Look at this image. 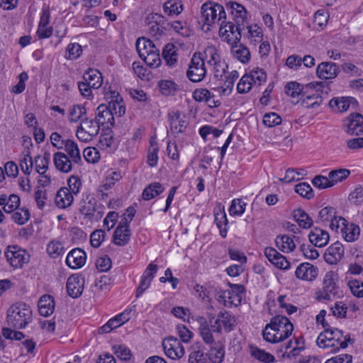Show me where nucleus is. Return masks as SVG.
<instances>
[{"label": "nucleus", "instance_id": "nucleus-2", "mask_svg": "<svg viewBox=\"0 0 363 363\" xmlns=\"http://www.w3.org/2000/svg\"><path fill=\"white\" fill-rule=\"evenodd\" d=\"M105 207L90 194L83 195L79 203V212L84 219L90 222L99 220L104 214Z\"/></svg>", "mask_w": 363, "mask_h": 363}, {"label": "nucleus", "instance_id": "nucleus-25", "mask_svg": "<svg viewBox=\"0 0 363 363\" xmlns=\"http://www.w3.org/2000/svg\"><path fill=\"white\" fill-rule=\"evenodd\" d=\"M84 289V280L79 277L72 275L67 281V291L72 298L79 297Z\"/></svg>", "mask_w": 363, "mask_h": 363}, {"label": "nucleus", "instance_id": "nucleus-6", "mask_svg": "<svg viewBox=\"0 0 363 363\" xmlns=\"http://www.w3.org/2000/svg\"><path fill=\"white\" fill-rule=\"evenodd\" d=\"M148 25L149 34L157 40L162 35H167L170 30V23H168L164 17L159 13H150L146 18Z\"/></svg>", "mask_w": 363, "mask_h": 363}, {"label": "nucleus", "instance_id": "nucleus-8", "mask_svg": "<svg viewBox=\"0 0 363 363\" xmlns=\"http://www.w3.org/2000/svg\"><path fill=\"white\" fill-rule=\"evenodd\" d=\"M206 74L204 59L201 52H195L186 72L187 77L193 82H201Z\"/></svg>", "mask_w": 363, "mask_h": 363}, {"label": "nucleus", "instance_id": "nucleus-18", "mask_svg": "<svg viewBox=\"0 0 363 363\" xmlns=\"http://www.w3.org/2000/svg\"><path fill=\"white\" fill-rule=\"evenodd\" d=\"M50 161V153L48 151H45L42 156L38 155L35 157V171L45 178V180H40V182H43V186L48 185L50 183V177L45 175L48 169Z\"/></svg>", "mask_w": 363, "mask_h": 363}, {"label": "nucleus", "instance_id": "nucleus-7", "mask_svg": "<svg viewBox=\"0 0 363 363\" xmlns=\"http://www.w3.org/2000/svg\"><path fill=\"white\" fill-rule=\"evenodd\" d=\"M100 125L95 118H84L77 127L76 135L77 138L85 143L90 142L99 132Z\"/></svg>", "mask_w": 363, "mask_h": 363}, {"label": "nucleus", "instance_id": "nucleus-17", "mask_svg": "<svg viewBox=\"0 0 363 363\" xmlns=\"http://www.w3.org/2000/svg\"><path fill=\"white\" fill-rule=\"evenodd\" d=\"M345 130L350 135L363 133V116L359 113L350 115L344 123Z\"/></svg>", "mask_w": 363, "mask_h": 363}, {"label": "nucleus", "instance_id": "nucleus-32", "mask_svg": "<svg viewBox=\"0 0 363 363\" xmlns=\"http://www.w3.org/2000/svg\"><path fill=\"white\" fill-rule=\"evenodd\" d=\"M63 148L74 164H79L82 162L80 151L76 142L69 139L65 140Z\"/></svg>", "mask_w": 363, "mask_h": 363}, {"label": "nucleus", "instance_id": "nucleus-37", "mask_svg": "<svg viewBox=\"0 0 363 363\" xmlns=\"http://www.w3.org/2000/svg\"><path fill=\"white\" fill-rule=\"evenodd\" d=\"M333 340H335V343L337 344V346L333 347L334 352L340 348H346L348 344L352 342L350 335L347 334L344 336L343 332L336 328H333Z\"/></svg>", "mask_w": 363, "mask_h": 363}, {"label": "nucleus", "instance_id": "nucleus-16", "mask_svg": "<svg viewBox=\"0 0 363 363\" xmlns=\"http://www.w3.org/2000/svg\"><path fill=\"white\" fill-rule=\"evenodd\" d=\"M340 72L338 66L332 62H323L316 68V74L321 79L335 78Z\"/></svg>", "mask_w": 363, "mask_h": 363}, {"label": "nucleus", "instance_id": "nucleus-64", "mask_svg": "<svg viewBox=\"0 0 363 363\" xmlns=\"http://www.w3.org/2000/svg\"><path fill=\"white\" fill-rule=\"evenodd\" d=\"M352 294L358 297H363V282L357 279L350 280L347 284Z\"/></svg>", "mask_w": 363, "mask_h": 363}, {"label": "nucleus", "instance_id": "nucleus-54", "mask_svg": "<svg viewBox=\"0 0 363 363\" xmlns=\"http://www.w3.org/2000/svg\"><path fill=\"white\" fill-rule=\"evenodd\" d=\"M239 77L238 72L236 70L232 71L226 77L225 80L223 83V85L221 86L222 92L223 94H229L233 88L235 82Z\"/></svg>", "mask_w": 363, "mask_h": 363}, {"label": "nucleus", "instance_id": "nucleus-4", "mask_svg": "<svg viewBox=\"0 0 363 363\" xmlns=\"http://www.w3.org/2000/svg\"><path fill=\"white\" fill-rule=\"evenodd\" d=\"M103 84L102 74L96 69H88L82 76V81L78 82V89L81 94L89 99L92 96V89H97Z\"/></svg>", "mask_w": 363, "mask_h": 363}, {"label": "nucleus", "instance_id": "nucleus-53", "mask_svg": "<svg viewBox=\"0 0 363 363\" xmlns=\"http://www.w3.org/2000/svg\"><path fill=\"white\" fill-rule=\"evenodd\" d=\"M204 61L206 60L207 63L211 66L220 60V55L218 53L216 48L214 46H208L203 52Z\"/></svg>", "mask_w": 363, "mask_h": 363}, {"label": "nucleus", "instance_id": "nucleus-3", "mask_svg": "<svg viewBox=\"0 0 363 363\" xmlns=\"http://www.w3.org/2000/svg\"><path fill=\"white\" fill-rule=\"evenodd\" d=\"M338 274L334 271L327 272L323 277L322 287L315 293L318 301H330L338 294Z\"/></svg>", "mask_w": 363, "mask_h": 363}, {"label": "nucleus", "instance_id": "nucleus-13", "mask_svg": "<svg viewBox=\"0 0 363 363\" xmlns=\"http://www.w3.org/2000/svg\"><path fill=\"white\" fill-rule=\"evenodd\" d=\"M168 120L171 132L174 135L182 133L188 126L186 116L179 111H172L168 113Z\"/></svg>", "mask_w": 363, "mask_h": 363}, {"label": "nucleus", "instance_id": "nucleus-38", "mask_svg": "<svg viewBox=\"0 0 363 363\" xmlns=\"http://www.w3.org/2000/svg\"><path fill=\"white\" fill-rule=\"evenodd\" d=\"M164 188L160 182H153L145 188L142 197L145 201H149L162 194Z\"/></svg>", "mask_w": 363, "mask_h": 363}, {"label": "nucleus", "instance_id": "nucleus-62", "mask_svg": "<svg viewBox=\"0 0 363 363\" xmlns=\"http://www.w3.org/2000/svg\"><path fill=\"white\" fill-rule=\"evenodd\" d=\"M295 191L301 196L310 199L314 196L313 191L310 184L306 182L299 183L295 186Z\"/></svg>", "mask_w": 363, "mask_h": 363}, {"label": "nucleus", "instance_id": "nucleus-49", "mask_svg": "<svg viewBox=\"0 0 363 363\" xmlns=\"http://www.w3.org/2000/svg\"><path fill=\"white\" fill-rule=\"evenodd\" d=\"M322 103V96L319 94L316 93L312 95H308L303 99L301 105L307 108H316L319 107Z\"/></svg>", "mask_w": 363, "mask_h": 363}, {"label": "nucleus", "instance_id": "nucleus-47", "mask_svg": "<svg viewBox=\"0 0 363 363\" xmlns=\"http://www.w3.org/2000/svg\"><path fill=\"white\" fill-rule=\"evenodd\" d=\"M218 320L225 332L229 333L233 330L235 323V317L228 312H220L218 314Z\"/></svg>", "mask_w": 363, "mask_h": 363}, {"label": "nucleus", "instance_id": "nucleus-58", "mask_svg": "<svg viewBox=\"0 0 363 363\" xmlns=\"http://www.w3.org/2000/svg\"><path fill=\"white\" fill-rule=\"evenodd\" d=\"M159 50H155L150 53H146L142 60L150 67H157L161 62Z\"/></svg>", "mask_w": 363, "mask_h": 363}, {"label": "nucleus", "instance_id": "nucleus-15", "mask_svg": "<svg viewBox=\"0 0 363 363\" xmlns=\"http://www.w3.org/2000/svg\"><path fill=\"white\" fill-rule=\"evenodd\" d=\"M94 118L100 126H104L107 128L114 123L113 111L105 104H101L97 107Z\"/></svg>", "mask_w": 363, "mask_h": 363}, {"label": "nucleus", "instance_id": "nucleus-60", "mask_svg": "<svg viewBox=\"0 0 363 363\" xmlns=\"http://www.w3.org/2000/svg\"><path fill=\"white\" fill-rule=\"evenodd\" d=\"M246 203L240 199H233L229 208L230 216H241L245 210Z\"/></svg>", "mask_w": 363, "mask_h": 363}, {"label": "nucleus", "instance_id": "nucleus-36", "mask_svg": "<svg viewBox=\"0 0 363 363\" xmlns=\"http://www.w3.org/2000/svg\"><path fill=\"white\" fill-rule=\"evenodd\" d=\"M218 301L223 302L225 306H237L241 302V296L237 295L233 291L226 289L221 291L218 296Z\"/></svg>", "mask_w": 363, "mask_h": 363}, {"label": "nucleus", "instance_id": "nucleus-59", "mask_svg": "<svg viewBox=\"0 0 363 363\" xmlns=\"http://www.w3.org/2000/svg\"><path fill=\"white\" fill-rule=\"evenodd\" d=\"M82 53V46L79 43H69L66 48L65 58L70 60H76Z\"/></svg>", "mask_w": 363, "mask_h": 363}, {"label": "nucleus", "instance_id": "nucleus-9", "mask_svg": "<svg viewBox=\"0 0 363 363\" xmlns=\"http://www.w3.org/2000/svg\"><path fill=\"white\" fill-rule=\"evenodd\" d=\"M5 257L10 265L15 268H21L30 260L29 254L18 245L8 246L5 251Z\"/></svg>", "mask_w": 363, "mask_h": 363}, {"label": "nucleus", "instance_id": "nucleus-56", "mask_svg": "<svg viewBox=\"0 0 363 363\" xmlns=\"http://www.w3.org/2000/svg\"><path fill=\"white\" fill-rule=\"evenodd\" d=\"M12 220L18 225L25 224L30 218V212L28 208H21L13 211Z\"/></svg>", "mask_w": 363, "mask_h": 363}, {"label": "nucleus", "instance_id": "nucleus-61", "mask_svg": "<svg viewBox=\"0 0 363 363\" xmlns=\"http://www.w3.org/2000/svg\"><path fill=\"white\" fill-rule=\"evenodd\" d=\"M113 351L116 356L121 360L128 361L132 357L130 349L123 345L113 346Z\"/></svg>", "mask_w": 363, "mask_h": 363}, {"label": "nucleus", "instance_id": "nucleus-50", "mask_svg": "<svg viewBox=\"0 0 363 363\" xmlns=\"http://www.w3.org/2000/svg\"><path fill=\"white\" fill-rule=\"evenodd\" d=\"M160 91L163 95L172 96L179 90L178 85L172 80H162L159 83Z\"/></svg>", "mask_w": 363, "mask_h": 363}, {"label": "nucleus", "instance_id": "nucleus-12", "mask_svg": "<svg viewBox=\"0 0 363 363\" xmlns=\"http://www.w3.org/2000/svg\"><path fill=\"white\" fill-rule=\"evenodd\" d=\"M162 347L165 354L172 359L182 358L184 354V348L176 337L170 336L164 339Z\"/></svg>", "mask_w": 363, "mask_h": 363}, {"label": "nucleus", "instance_id": "nucleus-33", "mask_svg": "<svg viewBox=\"0 0 363 363\" xmlns=\"http://www.w3.org/2000/svg\"><path fill=\"white\" fill-rule=\"evenodd\" d=\"M333 328H325V330L322 332L316 340L318 347L322 348L335 347L337 344L333 340Z\"/></svg>", "mask_w": 363, "mask_h": 363}, {"label": "nucleus", "instance_id": "nucleus-40", "mask_svg": "<svg viewBox=\"0 0 363 363\" xmlns=\"http://www.w3.org/2000/svg\"><path fill=\"white\" fill-rule=\"evenodd\" d=\"M285 93L291 98L296 99V103L298 101V99L304 95L303 86L296 82L288 83L285 86Z\"/></svg>", "mask_w": 363, "mask_h": 363}, {"label": "nucleus", "instance_id": "nucleus-22", "mask_svg": "<svg viewBox=\"0 0 363 363\" xmlns=\"http://www.w3.org/2000/svg\"><path fill=\"white\" fill-rule=\"evenodd\" d=\"M343 255V245L339 242H335L327 248L324 258L327 263L334 264L341 260Z\"/></svg>", "mask_w": 363, "mask_h": 363}, {"label": "nucleus", "instance_id": "nucleus-27", "mask_svg": "<svg viewBox=\"0 0 363 363\" xmlns=\"http://www.w3.org/2000/svg\"><path fill=\"white\" fill-rule=\"evenodd\" d=\"M226 6L231 9V13L233 16L235 23H237L238 26H244L247 14V11L245 7L241 4L233 1L227 3ZM239 28L240 27H238L237 29Z\"/></svg>", "mask_w": 363, "mask_h": 363}, {"label": "nucleus", "instance_id": "nucleus-46", "mask_svg": "<svg viewBox=\"0 0 363 363\" xmlns=\"http://www.w3.org/2000/svg\"><path fill=\"white\" fill-rule=\"evenodd\" d=\"M329 106L333 111H346L350 107L349 99L347 97L333 98L330 101Z\"/></svg>", "mask_w": 363, "mask_h": 363}, {"label": "nucleus", "instance_id": "nucleus-29", "mask_svg": "<svg viewBox=\"0 0 363 363\" xmlns=\"http://www.w3.org/2000/svg\"><path fill=\"white\" fill-rule=\"evenodd\" d=\"M74 198L73 194L67 187L60 188L55 196V203L60 208H66L72 205Z\"/></svg>", "mask_w": 363, "mask_h": 363}, {"label": "nucleus", "instance_id": "nucleus-51", "mask_svg": "<svg viewBox=\"0 0 363 363\" xmlns=\"http://www.w3.org/2000/svg\"><path fill=\"white\" fill-rule=\"evenodd\" d=\"M163 9L168 16L178 15L182 11L183 6L176 0H169L164 4Z\"/></svg>", "mask_w": 363, "mask_h": 363}, {"label": "nucleus", "instance_id": "nucleus-28", "mask_svg": "<svg viewBox=\"0 0 363 363\" xmlns=\"http://www.w3.org/2000/svg\"><path fill=\"white\" fill-rule=\"evenodd\" d=\"M20 205V198L16 194L7 196L1 194L0 196V206H3L4 211L10 213L18 209Z\"/></svg>", "mask_w": 363, "mask_h": 363}, {"label": "nucleus", "instance_id": "nucleus-31", "mask_svg": "<svg viewBox=\"0 0 363 363\" xmlns=\"http://www.w3.org/2000/svg\"><path fill=\"white\" fill-rule=\"evenodd\" d=\"M275 245L279 250L284 253L293 252L296 248L294 239L288 235H277L275 239Z\"/></svg>", "mask_w": 363, "mask_h": 363}, {"label": "nucleus", "instance_id": "nucleus-10", "mask_svg": "<svg viewBox=\"0 0 363 363\" xmlns=\"http://www.w3.org/2000/svg\"><path fill=\"white\" fill-rule=\"evenodd\" d=\"M238 27L237 23L223 21L219 28L220 35L225 37L229 44H237L240 40L242 37L241 30L244 26H239V29H237Z\"/></svg>", "mask_w": 363, "mask_h": 363}, {"label": "nucleus", "instance_id": "nucleus-26", "mask_svg": "<svg viewBox=\"0 0 363 363\" xmlns=\"http://www.w3.org/2000/svg\"><path fill=\"white\" fill-rule=\"evenodd\" d=\"M130 236V228L118 224L113 233V242L116 245L125 246L129 242Z\"/></svg>", "mask_w": 363, "mask_h": 363}, {"label": "nucleus", "instance_id": "nucleus-21", "mask_svg": "<svg viewBox=\"0 0 363 363\" xmlns=\"http://www.w3.org/2000/svg\"><path fill=\"white\" fill-rule=\"evenodd\" d=\"M131 310L126 309L123 313L111 318L105 325L99 328L101 333H108L113 329L117 328L130 319Z\"/></svg>", "mask_w": 363, "mask_h": 363}, {"label": "nucleus", "instance_id": "nucleus-35", "mask_svg": "<svg viewBox=\"0 0 363 363\" xmlns=\"http://www.w3.org/2000/svg\"><path fill=\"white\" fill-rule=\"evenodd\" d=\"M178 48L173 43L167 44L162 50V57L169 66H174L177 62Z\"/></svg>", "mask_w": 363, "mask_h": 363}, {"label": "nucleus", "instance_id": "nucleus-55", "mask_svg": "<svg viewBox=\"0 0 363 363\" xmlns=\"http://www.w3.org/2000/svg\"><path fill=\"white\" fill-rule=\"evenodd\" d=\"M329 178L333 182V186L337 182H340L348 177L350 171L347 169H337L329 172Z\"/></svg>", "mask_w": 363, "mask_h": 363}, {"label": "nucleus", "instance_id": "nucleus-39", "mask_svg": "<svg viewBox=\"0 0 363 363\" xmlns=\"http://www.w3.org/2000/svg\"><path fill=\"white\" fill-rule=\"evenodd\" d=\"M232 45L231 52L233 57L242 63L247 62L250 57V52L248 48L242 45H238V43Z\"/></svg>", "mask_w": 363, "mask_h": 363}, {"label": "nucleus", "instance_id": "nucleus-42", "mask_svg": "<svg viewBox=\"0 0 363 363\" xmlns=\"http://www.w3.org/2000/svg\"><path fill=\"white\" fill-rule=\"evenodd\" d=\"M345 240L347 242H353L356 240L359 235L360 228L358 225L351 224L346 225L341 229Z\"/></svg>", "mask_w": 363, "mask_h": 363}, {"label": "nucleus", "instance_id": "nucleus-30", "mask_svg": "<svg viewBox=\"0 0 363 363\" xmlns=\"http://www.w3.org/2000/svg\"><path fill=\"white\" fill-rule=\"evenodd\" d=\"M38 310L40 315L48 317L50 315L55 309V301L52 296L44 295L38 301Z\"/></svg>", "mask_w": 363, "mask_h": 363}, {"label": "nucleus", "instance_id": "nucleus-57", "mask_svg": "<svg viewBox=\"0 0 363 363\" xmlns=\"http://www.w3.org/2000/svg\"><path fill=\"white\" fill-rule=\"evenodd\" d=\"M86 113V110L83 105H74L69 111V121L73 123H76L79 120L82 121Z\"/></svg>", "mask_w": 363, "mask_h": 363}, {"label": "nucleus", "instance_id": "nucleus-43", "mask_svg": "<svg viewBox=\"0 0 363 363\" xmlns=\"http://www.w3.org/2000/svg\"><path fill=\"white\" fill-rule=\"evenodd\" d=\"M246 75L252 79V82L254 85L260 86L267 80V73L263 69L259 67L252 68Z\"/></svg>", "mask_w": 363, "mask_h": 363}, {"label": "nucleus", "instance_id": "nucleus-11", "mask_svg": "<svg viewBox=\"0 0 363 363\" xmlns=\"http://www.w3.org/2000/svg\"><path fill=\"white\" fill-rule=\"evenodd\" d=\"M271 325L274 328V332L277 335H281V341L288 338L294 330V325L288 318L282 315H275L270 320Z\"/></svg>", "mask_w": 363, "mask_h": 363}, {"label": "nucleus", "instance_id": "nucleus-14", "mask_svg": "<svg viewBox=\"0 0 363 363\" xmlns=\"http://www.w3.org/2000/svg\"><path fill=\"white\" fill-rule=\"evenodd\" d=\"M264 255L267 259L276 267L286 270L290 268V262L280 254L276 249L267 247L264 249Z\"/></svg>", "mask_w": 363, "mask_h": 363}, {"label": "nucleus", "instance_id": "nucleus-48", "mask_svg": "<svg viewBox=\"0 0 363 363\" xmlns=\"http://www.w3.org/2000/svg\"><path fill=\"white\" fill-rule=\"evenodd\" d=\"M263 339L270 343H278L281 342V335H277V333L274 332V328L269 322L267 323L262 330Z\"/></svg>", "mask_w": 363, "mask_h": 363}, {"label": "nucleus", "instance_id": "nucleus-5", "mask_svg": "<svg viewBox=\"0 0 363 363\" xmlns=\"http://www.w3.org/2000/svg\"><path fill=\"white\" fill-rule=\"evenodd\" d=\"M201 21L203 26H207L206 30H209V26L215 25L223 18H225V12L223 6L213 3L206 2L201 8Z\"/></svg>", "mask_w": 363, "mask_h": 363}, {"label": "nucleus", "instance_id": "nucleus-23", "mask_svg": "<svg viewBox=\"0 0 363 363\" xmlns=\"http://www.w3.org/2000/svg\"><path fill=\"white\" fill-rule=\"evenodd\" d=\"M308 239L313 246L323 247L328 243L330 235L328 231L320 228H314L308 234Z\"/></svg>", "mask_w": 363, "mask_h": 363}, {"label": "nucleus", "instance_id": "nucleus-34", "mask_svg": "<svg viewBox=\"0 0 363 363\" xmlns=\"http://www.w3.org/2000/svg\"><path fill=\"white\" fill-rule=\"evenodd\" d=\"M207 355L211 362L221 363L225 356L224 347L220 342H216V343L210 346Z\"/></svg>", "mask_w": 363, "mask_h": 363}, {"label": "nucleus", "instance_id": "nucleus-24", "mask_svg": "<svg viewBox=\"0 0 363 363\" xmlns=\"http://www.w3.org/2000/svg\"><path fill=\"white\" fill-rule=\"evenodd\" d=\"M53 162L55 168L62 173L71 172L74 164L72 159L62 152H57L53 155Z\"/></svg>", "mask_w": 363, "mask_h": 363}, {"label": "nucleus", "instance_id": "nucleus-41", "mask_svg": "<svg viewBox=\"0 0 363 363\" xmlns=\"http://www.w3.org/2000/svg\"><path fill=\"white\" fill-rule=\"evenodd\" d=\"M294 218L298 225L303 228H309L313 225L312 218L301 208L294 211Z\"/></svg>", "mask_w": 363, "mask_h": 363}, {"label": "nucleus", "instance_id": "nucleus-20", "mask_svg": "<svg viewBox=\"0 0 363 363\" xmlns=\"http://www.w3.org/2000/svg\"><path fill=\"white\" fill-rule=\"evenodd\" d=\"M318 274L317 267L308 262H303L299 264L295 272L296 277L305 281H313Z\"/></svg>", "mask_w": 363, "mask_h": 363}, {"label": "nucleus", "instance_id": "nucleus-44", "mask_svg": "<svg viewBox=\"0 0 363 363\" xmlns=\"http://www.w3.org/2000/svg\"><path fill=\"white\" fill-rule=\"evenodd\" d=\"M306 174V172L303 169H293L289 168L285 173L283 179H280L281 182L290 183L299 180Z\"/></svg>", "mask_w": 363, "mask_h": 363}, {"label": "nucleus", "instance_id": "nucleus-19", "mask_svg": "<svg viewBox=\"0 0 363 363\" xmlns=\"http://www.w3.org/2000/svg\"><path fill=\"white\" fill-rule=\"evenodd\" d=\"M86 259V252L81 248L72 249L67 255L66 264L72 269H79L83 267Z\"/></svg>", "mask_w": 363, "mask_h": 363}, {"label": "nucleus", "instance_id": "nucleus-63", "mask_svg": "<svg viewBox=\"0 0 363 363\" xmlns=\"http://www.w3.org/2000/svg\"><path fill=\"white\" fill-rule=\"evenodd\" d=\"M335 208L331 206H326L319 211L318 219L322 223L330 222L335 218Z\"/></svg>", "mask_w": 363, "mask_h": 363}, {"label": "nucleus", "instance_id": "nucleus-1", "mask_svg": "<svg viewBox=\"0 0 363 363\" xmlns=\"http://www.w3.org/2000/svg\"><path fill=\"white\" fill-rule=\"evenodd\" d=\"M32 320V311L24 303L13 304L7 310L6 322L11 327L22 329Z\"/></svg>", "mask_w": 363, "mask_h": 363}, {"label": "nucleus", "instance_id": "nucleus-52", "mask_svg": "<svg viewBox=\"0 0 363 363\" xmlns=\"http://www.w3.org/2000/svg\"><path fill=\"white\" fill-rule=\"evenodd\" d=\"M64 246L62 242L56 240L50 241L47 246V252L52 258H57L64 253Z\"/></svg>", "mask_w": 363, "mask_h": 363}, {"label": "nucleus", "instance_id": "nucleus-45", "mask_svg": "<svg viewBox=\"0 0 363 363\" xmlns=\"http://www.w3.org/2000/svg\"><path fill=\"white\" fill-rule=\"evenodd\" d=\"M250 354L257 360L264 363H271L275 360L274 357L272 354L257 347H250Z\"/></svg>", "mask_w": 363, "mask_h": 363}]
</instances>
